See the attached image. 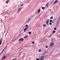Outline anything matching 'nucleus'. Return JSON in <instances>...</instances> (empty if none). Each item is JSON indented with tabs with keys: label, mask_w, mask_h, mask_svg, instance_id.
<instances>
[{
	"label": "nucleus",
	"mask_w": 60,
	"mask_h": 60,
	"mask_svg": "<svg viewBox=\"0 0 60 60\" xmlns=\"http://www.w3.org/2000/svg\"><path fill=\"white\" fill-rule=\"evenodd\" d=\"M54 43L53 42H51L50 44V46L51 47H53L54 46Z\"/></svg>",
	"instance_id": "f257e3e1"
},
{
	"label": "nucleus",
	"mask_w": 60,
	"mask_h": 60,
	"mask_svg": "<svg viewBox=\"0 0 60 60\" xmlns=\"http://www.w3.org/2000/svg\"><path fill=\"white\" fill-rule=\"evenodd\" d=\"M31 19H32V17H30L29 19H28L27 20V22H26V23H27V22H29L30 21H31Z\"/></svg>",
	"instance_id": "f03ea898"
},
{
	"label": "nucleus",
	"mask_w": 60,
	"mask_h": 60,
	"mask_svg": "<svg viewBox=\"0 0 60 60\" xmlns=\"http://www.w3.org/2000/svg\"><path fill=\"white\" fill-rule=\"evenodd\" d=\"M24 40V39L23 38H20L19 39V41H23Z\"/></svg>",
	"instance_id": "7ed1b4c3"
},
{
	"label": "nucleus",
	"mask_w": 60,
	"mask_h": 60,
	"mask_svg": "<svg viewBox=\"0 0 60 60\" xmlns=\"http://www.w3.org/2000/svg\"><path fill=\"white\" fill-rule=\"evenodd\" d=\"M2 38H1L0 41V45H1V44H2Z\"/></svg>",
	"instance_id": "20e7f679"
},
{
	"label": "nucleus",
	"mask_w": 60,
	"mask_h": 60,
	"mask_svg": "<svg viewBox=\"0 0 60 60\" xmlns=\"http://www.w3.org/2000/svg\"><path fill=\"white\" fill-rule=\"evenodd\" d=\"M38 12L39 13L41 11V9H39L38 10Z\"/></svg>",
	"instance_id": "39448f33"
},
{
	"label": "nucleus",
	"mask_w": 60,
	"mask_h": 60,
	"mask_svg": "<svg viewBox=\"0 0 60 60\" xmlns=\"http://www.w3.org/2000/svg\"><path fill=\"white\" fill-rule=\"evenodd\" d=\"M58 2V0H56L53 3V4H56V3H57Z\"/></svg>",
	"instance_id": "423d86ee"
},
{
	"label": "nucleus",
	"mask_w": 60,
	"mask_h": 60,
	"mask_svg": "<svg viewBox=\"0 0 60 60\" xmlns=\"http://www.w3.org/2000/svg\"><path fill=\"white\" fill-rule=\"evenodd\" d=\"M27 29V28H26L24 29V32H26V30Z\"/></svg>",
	"instance_id": "0eeeda50"
},
{
	"label": "nucleus",
	"mask_w": 60,
	"mask_h": 60,
	"mask_svg": "<svg viewBox=\"0 0 60 60\" xmlns=\"http://www.w3.org/2000/svg\"><path fill=\"white\" fill-rule=\"evenodd\" d=\"M6 57V56H4L2 58V60H3V59H4Z\"/></svg>",
	"instance_id": "6e6552de"
},
{
	"label": "nucleus",
	"mask_w": 60,
	"mask_h": 60,
	"mask_svg": "<svg viewBox=\"0 0 60 60\" xmlns=\"http://www.w3.org/2000/svg\"><path fill=\"white\" fill-rule=\"evenodd\" d=\"M9 2V0H7L6 2V4H8V2Z\"/></svg>",
	"instance_id": "1a4fd4ad"
},
{
	"label": "nucleus",
	"mask_w": 60,
	"mask_h": 60,
	"mask_svg": "<svg viewBox=\"0 0 60 60\" xmlns=\"http://www.w3.org/2000/svg\"><path fill=\"white\" fill-rule=\"evenodd\" d=\"M42 10H44L45 9V7H42Z\"/></svg>",
	"instance_id": "9d476101"
},
{
	"label": "nucleus",
	"mask_w": 60,
	"mask_h": 60,
	"mask_svg": "<svg viewBox=\"0 0 60 60\" xmlns=\"http://www.w3.org/2000/svg\"><path fill=\"white\" fill-rule=\"evenodd\" d=\"M27 37H28V35H27L24 37V38L25 39H26V38Z\"/></svg>",
	"instance_id": "9b49d317"
},
{
	"label": "nucleus",
	"mask_w": 60,
	"mask_h": 60,
	"mask_svg": "<svg viewBox=\"0 0 60 60\" xmlns=\"http://www.w3.org/2000/svg\"><path fill=\"white\" fill-rule=\"evenodd\" d=\"M29 34H31V31H30L28 32Z\"/></svg>",
	"instance_id": "f8f14e48"
},
{
	"label": "nucleus",
	"mask_w": 60,
	"mask_h": 60,
	"mask_svg": "<svg viewBox=\"0 0 60 60\" xmlns=\"http://www.w3.org/2000/svg\"><path fill=\"white\" fill-rule=\"evenodd\" d=\"M5 49V48H4V49H3L2 52H1V54L2 53V52H3V51H4V49Z\"/></svg>",
	"instance_id": "ddd939ff"
},
{
	"label": "nucleus",
	"mask_w": 60,
	"mask_h": 60,
	"mask_svg": "<svg viewBox=\"0 0 60 60\" xmlns=\"http://www.w3.org/2000/svg\"><path fill=\"white\" fill-rule=\"evenodd\" d=\"M48 5L47 4V5L45 6V7H46V8H48Z\"/></svg>",
	"instance_id": "4468645a"
},
{
	"label": "nucleus",
	"mask_w": 60,
	"mask_h": 60,
	"mask_svg": "<svg viewBox=\"0 0 60 60\" xmlns=\"http://www.w3.org/2000/svg\"><path fill=\"white\" fill-rule=\"evenodd\" d=\"M47 22H49V19H47Z\"/></svg>",
	"instance_id": "2eb2a0df"
},
{
	"label": "nucleus",
	"mask_w": 60,
	"mask_h": 60,
	"mask_svg": "<svg viewBox=\"0 0 60 60\" xmlns=\"http://www.w3.org/2000/svg\"><path fill=\"white\" fill-rule=\"evenodd\" d=\"M12 60H17V59H16V58H14Z\"/></svg>",
	"instance_id": "dca6fc26"
},
{
	"label": "nucleus",
	"mask_w": 60,
	"mask_h": 60,
	"mask_svg": "<svg viewBox=\"0 0 60 60\" xmlns=\"http://www.w3.org/2000/svg\"><path fill=\"white\" fill-rule=\"evenodd\" d=\"M39 60H44L43 58H41V59H39Z\"/></svg>",
	"instance_id": "f3484780"
},
{
	"label": "nucleus",
	"mask_w": 60,
	"mask_h": 60,
	"mask_svg": "<svg viewBox=\"0 0 60 60\" xmlns=\"http://www.w3.org/2000/svg\"><path fill=\"white\" fill-rule=\"evenodd\" d=\"M56 32V31L55 30H54L53 31V33H55V32Z\"/></svg>",
	"instance_id": "a211bd4d"
},
{
	"label": "nucleus",
	"mask_w": 60,
	"mask_h": 60,
	"mask_svg": "<svg viewBox=\"0 0 60 60\" xmlns=\"http://www.w3.org/2000/svg\"><path fill=\"white\" fill-rule=\"evenodd\" d=\"M41 49H40L39 50V52H41Z\"/></svg>",
	"instance_id": "6ab92c4d"
},
{
	"label": "nucleus",
	"mask_w": 60,
	"mask_h": 60,
	"mask_svg": "<svg viewBox=\"0 0 60 60\" xmlns=\"http://www.w3.org/2000/svg\"><path fill=\"white\" fill-rule=\"evenodd\" d=\"M50 19H53V17H50Z\"/></svg>",
	"instance_id": "aec40b11"
},
{
	"label": "nucleus",
	"mask_w": 60,
	"mask_h": 60,
	"mask_svg": "<svg viewBox=\"0 0 60 60\" xmlns=\"http://www.w3.org/2000/svg\"><path fill=\"white\" fill-rule=\"evenodd\" d=\"M49 24L50 25H52V23L51 22H50Z\"/></svg>",
	"instance_id": "412c9836"
},
{
	"label": "nucleus",
	"mask_w": 60,
	"mask_h": 60,
	"mask_svg": "<svg viewBox=\"0 0 60 60\" xmlns=\"http://www.w3.org/2000/svg\"><path fill=\"white\" fill-rule=\"evenodd\" d=\"M20 10H21V9H20V8H19L18 10V11H20Z\"/></svg>",
	"instance_id": "4be33fe9"
},
{
	"label": "nucleus",
	"mask_w": 60,
	"mask_h": 60,
	"mask_svg": "<svg viewBox=\"0 0 60 60\" xmlns=\"http://www.w3.org/2000/svg\"><path fill=\"white\" fill-rule=\"evenodd\" d=\"M48 56H45V58H48Z\"/></svg>",
	"instance_id": "5701e85b"
},
{
	"label": "nucleus",
	"mask_w": 60,
	"mask_h": 60,
	"mask_svg": "<svg viewBox=\"0 0 60 60\" xmlns=\"http://www.w3.org/2000/svg\"><path fill=\"white\" fill-rule=\"evenodd\" d=\"M50 22H52V20H50Z\"/></svg>",
	"instance_id": "b1692460"
},
{
	"label": "nucleus",
	"mask_w": 60,
	"mask_h": 60,
	"mask_svg": "<svg viewBox=\"0 0 60 60\" xmlns=\"http://www.w3.org/2000/svg\"><path fill=\"white\" fill-rule=\"evenodd\" d=\"M49 22H47V21H46V24H48Z\"/></svg>",
	"instance_id": "393cba45"
},
{
	"label": "nucleus",
	"mask_w": 60,
	"mask_h": 60,
	"mask_svg": "<svg viewBox=\"0 0 60 60\" xmlns=\"http://www.w3.org/2000/svg\"><path fill=\"white\" fill-rule=\"evenodd\" d=\"M45 48H48V46H47L46 45L45 46Z\"/></svg>",
	"instance_id": "a878e982"
},
{
	"label": "nucleus",
	"mask_w": 60,
	"mask_h": 60,
	"mask_svg": "<svg viewBox=\"0 0 60 60\" xmlns=\"http://www.w3.org/2000/svg\"><path fill=\"white\" fill-rule=\"evenodd\" d=\"M44 26H46V25L45 24L44 25Z\"/></svg>",
	"instance_id": "bb28decb"
},
{
	"label": "nucleus",
	"mask_w": 60,
	"mask_h": 60,
	"mask_svg": "<svg viewBox=\"0 0 60 60\" xmlns=\"http://www.w3.org/2000/svg\"><path fill=\"white\" fill-rule=\"evenodd\" d=\"M54 29L55 30H56V28H55Z\"/></svg>",
	"instance_id": "cd10ccee"
},
{
	"label": "nucleus",
	"mask_w": 60,
	"mask_h": 60,
	"mask_svg": "<svg viewBox=\"0 0 60 60\" xmlns=\"http://www.w3.org/2000/svg\"><path fill=\"white\" fill-rule=\"evenodd\" d=\"M30 0H29L28 2L27 3V4H28V3H29V2H30Z\"/></svg>",
	"instance_id": "c85d7f7f"
},
{
	"label": "nucleus",
	"mask_w": 60,
	"mask_h": 60,
	"mask_svg": "<svg viewBox=\"0 0 60 60\" xmlns=\"http://www.w3.org/2000/svg\"><path fill=\"white\" fill-rule=\"evenodd\" d=\"M28 26V25H26V27H27Z\"/></svg>",
	"instance_id": "c756f323"
},
{
	"label": "nucleus",
	"mask_w": 60,
	"mask_h": 60,
	"mask_svg": "<svg viewBox=\"0 0 60 60\" xmlns=\"http://www.w3.org/2000/svg\"><path fill=\"white\" fill-rule=\"evenodd\" d=\"M32 43H33V44H34V41H33V42H32Z\"/></svg>",
	"instance_id": "7c9ffc66"
},
{
	"label": "nucleus",
	"mask_w": 60,
	"mask_h": 60,
	"mask_svg": "<svg viewBox=\"0 0 60 60\" xmlns=\"http://www.w3.org/2000/svg\"><path fill=\"white\" fill-rule=\"evenodd\" d=\"M36 60H39V58H37V59Z\"/></svg>",
	"instance_id": "2f4dec72"
},
{
	"label": "nucleus",
	"mask_w": 60,
	"mask_h": 60,
	"mask_svg": "<svg viewBox=\"0 0 60 60\" xmlns=\"http://www.w3.org/2000/svg\"><path fill=\"white\" fill-rule=\"evenodd\" d=\"M52 23H54V21H53L52 22Z\"/></svg>",
	"instance_id": "473e14b6"
},
{
	"label": "nucleus",
	"mask_w": 60,
	"mask_h": 60,
	"mask_svg": "<svg viewBox=\"0 0 60 60\" xmlns=\"http://www.w3.org/2000/svg\"><path fill=\"white\" fill-rule=\"evenodd\" d=\"M22 8H23V7H22L21 8H20V9H22Z\"/></svg>",
	"instance_id": "72a5a7b5"
},
{
	"label": "nucleus",
	"mask_w": 60,
	"mask_h": 60,
	"mask_svg": "<svg viewBox=\"0 0 60 60\" xmlns=\"http://www.w3.org/2000/svg\"><path fill=\"white\" fill-rule=\"evenodd\" d=\"M24 4H22L21 5V6H23V5Z\"/></svg>",
	"instance_id": "f704fd0d"
},
{
	"label": "nucleus",
	"mask_w": 60,
	"mask_h": 60,
	"mask_svg": "<svg viewBox=\"0 0 60 60\" xmlns=\"http://www.w3.org/2000/svg\"><path fill=\"white\" fill-rule=\"evenodd\" d=\"M19 11H18H18H17V13H18V12H19Z\"/></svg>",
	"instance_id": "c9c22d12"
},
{
	"label": "nucleus",
	"mask_w": 60,
	"mask_h": 60,
	"mask_svg": "<svg viewBox=\"0 0 60 60\" xmlns=\"http://www.w3.org/2000/svg\"><path fill=\"white\" fill-rule=\"evenodd\" d=\"M7 16H5V18H7Z\"/></svg>",
	"instance_id": "e433bc0d"
},
{
	"label": "nucleus",
	"mask_w": 60,
	"mask_h": 60,
	"mask_svg": "<svg viewBox=\"0 0 60 60\" xmlns=\"http://www.w3.org/2000/svg\"><path fill=\"white\" fill-rule=\"evenodd\" d=\"M1 21H2V19H1Z\"/></svg>",
	"instance_id": "4c0bfd02"
},
{
	"label": "nucleus",
	"mask_w": 60,
	"mask_h": 60,
	"mask_svg": "<svg viewBox=\"0 0 60 60\" xmlns=\"http://www.w3.org/2000/svg\"><path fill=\"white\" fill-rule=\"evenodd\" d=\"M22 54H23V55H24V54H24V53H23Z\"/></svg>",
	"instance_id": "58836bf2"
},
{
	"label": "nucleus",
	"mask_w": 60,
	"mask_h": 60,
	"mask_svg": "<svg viewBox=\"0 0 60 60\" xmlns=\"http://www.w3.org/2000/svg\"><path fill=\"white\" fill-rule=\"evenodd\" d=\"M6 47H7V46L5 48V49L6 48Z\"/></svg>",
	"instance_id": "ea45409f"
},
{
	"label": "nucleus",
	"mask_w": 60,
	"mask_h": 60,
	"mask_svg": "<svg viewBox=\"0 0 60 60\" xmlns=\"http://www.w3.org/2000/svg\"><path fill=\"white\" fill-rule=\"evenodd\" d=\"M48 4H48H49V3H48V4Z\"/></svg>",
	"instance_id": "a19ab883"
},
{
	"label": "nucleus",
	"mask_w": 60,
	"mask_h": 60,
	"mask_svg": "<svg viewBox=\"0 0 60 60\" xmlns=\"http://www.w3.org/2000/svg\"><path fill=\"white\" fill-rule=\"evenodd\" d=\"M45 53V52L43 53V54H44V53Z\"/></svg>",
	"instance_id": "79ce46f5"
},
{
	"label": "nucleus",
	"mask_w": 60,
	"mask_h": 60,
	"mask_svg": "<svg viewBox=\"0 0 60 60\" xmlns=\"http://www.w3.org/2000/svg\"><path fill=\"white\" fill-rule=\"evenodd\" d=\"M48 26H49V24H48Z\"/></svg>",
	"instance_id": "37998d69"
},
{
	"label": "nucleus",
	"mask_w": 60,
	"mask_h": 60,
	"mask_svg": "<svg viewBox=\"0 0 60 60\" xmlns=\"http://www.w3.org/2000/svg\"><path fill=\"white\" fill-rule=\"evenodd\" d=\"M56 18H55L54 19H55Z\"/></svg>",
	"instance_id": "c03bdc74"
}]
</instances>
